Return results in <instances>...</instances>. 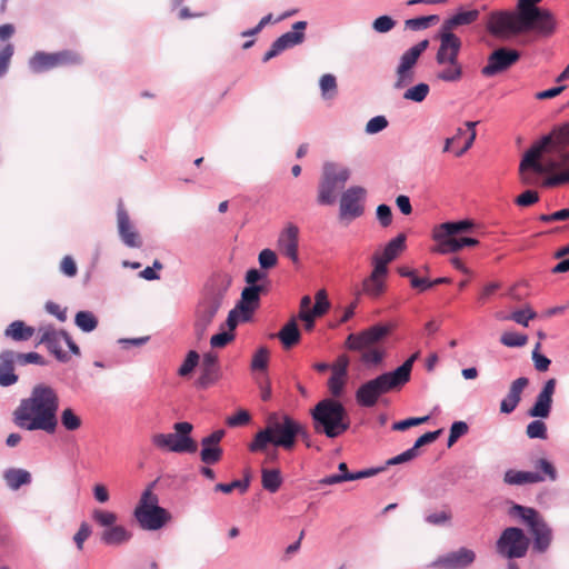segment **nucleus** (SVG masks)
<instances>
[{"label": "nucleus", "mask_w": 569, "mask_h": 569, "mask_svg": "<svg viewBox=\"0 0 569 569\" xmlns=\"http://www.w3.org/2000/svg\"><path fill=\"white\" fill-rule=\"evenodd\" d=\"M59 403L58 392L51 386L38 383L31 389L29 397L20 400L12 413V420L22 430H41L53 435L58 428Z\"/></svg>", "instance_id": "obj_1"}, {"label": "nucleus", "mask_w": 569, "mask_h": 569, "mask_svg": "<svg viewBox=\"0 0 569 569\" xmlns=\"http://www.w3.org/2000/svg\"><path fill=\"white\" fill-rule=\"evenodd\" d=\"M552 143V136L545 134L525 152L519 164V171L522 176L521 181L523 183H533V180L526 174L528 170L537 174H547L557 171L545 179L543 186L548 188L569 183V151L565 148H558L553 158H549L545 162L540 161L543 152H546Z\"/></svg>", "instance_id": "obj_2"}, {"label": "nucleus", "mask_w": 569, "mask_h": 569, "mask_svg": "<svg viewBox=\"0 0 569 569\" xmlns=\"http://www.w3.org/2000/svg\"><path fill=\"white\" fill-rule=\"evenodd\" d=\"M300 422L291 416L272 412L268 416L266 427L259 430L249 443L251 452H262L269 445L284 450H292L296 446Z\"/></svg>", "instance_id": "obj_3"}, {"label": "nucleus", "mask_w": 569, "mask_h": 569, "mask_svg": "<svg viewBox=\"0 0 569 569\" xmlns=\"http://www.w3.org/2000/svg\"><path fill=\"white\" fill-rule=\"evenodd\" d=\"M417 357L418 355L415 353L396 369L383 372L360 385L356 391L357 403L360 407L371 408L377 403L380 396L406 385L410 380L412 366Z\"/></svg>", "instance_id": "obj_4"}, {"label": "nucleus", "mask_w": 569, "mask_h": 569, "mask_svg": "<svg viewBox=\"0 0 569 569\" xmlns=\"http://www.w3.org/2000/svg\"><path fill=\"white\" fill-rule=\"evenodd\" d=\"M313 430L318 435H325L335 439L343 435L350 428V417L346 407L337 399L325 398L311 410Z\"/></svg>", "instance_id": "obj_5"}, {"label": "nucleus", "mask_w": 569, "mask_h": 569, "mask_svg": "<svg viewBox=\"0 0 569 569\" xmlns=\"http://www.w3.org/2000/svg\"><path fill=\"white\" fill-rule=\"evenodd\" d=\"M510 517L519 519L527 526L532 537V550L537 553H545L553 540V531L543 516L535 508L512 503L508 510Z\"/></svg>", "instance_id": "obj_6"}, {"label": "nucleus", "mask_w": 569, "mask_h": 569, "mask_svg": "<svg viewBox=\"0 0 569 569\" xmlns=\"http://www.w3.org/2000/svg\"><path fill=\"white\" fill-rule=\"evenodd\" d=\"M231 283L232 277L229 272L213 271L203 286L196 312L213 321L223 305Z\"/></svg>", "instance_id": "obj_7"}, {"label": "nucleus", "mask_w": 569, "mask_h": 569, "mask_svg": "<svg viewBox=\"0 0 569 569\" xmlns=\"http://www.w3.org/2000/svg\"><path fill=\"white\" fill-rule=\"evenodd\" d=\"M462 42L457 34H445L436 53V63L442 67L436 77L443 82H458L461 80L463 70L458 58Z\"/></svg>", "instance_id": "obj_8"}, {"label": "nucleus", "mask_w": 569, "mask_h": 569, "mask_svg": "<svg viewBox=\"0 0 569 569\" xmlns=\"http://www.w3.org/2000/svg\"><path fill=\"white\" fill-rule=\"evenodd\" d=\"M351 171L348 167L327 161L322 166V173L318 186L317 201L321 206H331L336 202L340 190L350 179Z\"/></svg>", "instance_id": "obj_9"}, {"label": "nucleus", "mask_w": 569, "mask_h": 569, "mask_svg": "<svg viewBox=\"0 0 569 569\" xmlns=\"http://www.w3.org/2000/svg\"><path fill=\"white\" fill-rule=\"evenodd\" d=\"M173 430V433H156L151 439L152 445L176 453H194L198 450V445L191 437L192 423L188 421L176 422Z\"/></svg>", "instance_id": "obj_10"}, {"label": "nucleus", "mask_w": 569, "mask_h": 569, "mask_svg": "<svg viewBox=\"0 0 569 569\" xmlns=\"http://www.w3.org/2000/svg\"><path fill=\"white\" fill-rule=\"evenodd\" d=\"M486 28L496 38L507 39L527 31H533L530 26L523 22L520 13L512 11H492L488 16Z\"/></svg>", "instance_id": "obj_11"}, {"label": "nucleus", "mask_w": 569, "mask_h": 569, "mask_svg": "<svg viewBox=\"0 0 569 569\" xmlns=\"http://www.w3.org/2000/svg\"><path fill=\"white\" fill-rule=\"evenodd\" d=\"M542 0H518L517 9L523 22L543 37H549L556 29L552 13L547 9L537 7Z\"/></svg>", "instance_id": "obj_12"}, {"label": "nucleus", "mask_w": 569, "mask_h": 569, "mask_svg": "<svg viewBox=\"0 0 569 569\" xmlns=\"http://www.w3.org/2000/svg\"><path fill=\"white\" fill-rule=\"evenodd\" d=\"M80 63V56L71 50H62L51 53L44 51H37L29 59L28 68L32 73L40 74L58 67Z\"/></svg>", "instance_id": "obj_13"}, {"label": "nucleus", "mask_w": 569, "mask_h": 569, "mask_svg": "<svg viewBox=\"0 0 569 569\" xmlns=\"http://www.w3.org/2000/svg\"><path fill=\"white\" fill-rule=\"evenodd\" d=\"M529 546L530 539L519 527L506 528L496 542L498 553L507 559L523 558Z\"/></svg>", "instance_id": "obj_14"}, {"label": "nucleus", "mask_w": 569, "mask_h": 569, "mask_svg": "<svg viewBox=\"0 0 569 569\" xmlns=\"http://www.w3.org/2000/svg\"><path fill=\"white\" fill-rule=\"evenodd\" d=\"M392 327L387 323H377L357 333H350L345 346L351 351H361L372 348L391 332Z\"/></svg>", "instance_id": "obj_15"}, {"label": "nucleus", "mask_w": 569, "mask_h": 569, "mask_svg": "<svg viewBox=\"0 0 569 569\" xmlns=\"http://www.w3.org/2000/svg\"><path fill=\"white\" fill-rule=\"evenodd\" d=\"M367 191L363 187L352 186L341 193L339 206L340 220L351 221L361 217L365 212Z\"/></svg>", "instance_id": "obj_16"}, {"label": "nucleus", "mask_w": 569, "mask_h": 569, "mask_svg": "<svg viewBox=\"0 0 569 569\" xmlns=\"http://www.w3.org/2000/svg\"><path fill=\"white\" fill-rule=\"evenodd\" d=\"M520 57V52L516 49L499 47L488 56L487 64L481 69V74L489 78L502 73L512 67Z\"/></svg>", "instance_id": "obj_17"}, {"label": "nucleus", "mask_w": 569, "mask_h": 569, "mask_svg": "<svg viewBox=\"0 0 569 569\" xmlns=\"http://www.w3.org/2000/svg\"><path fill=\"white\" fill-rule=\"evenodd\" d=\"M222 378L219 356L209 351L203 353L200 375L194 385L198 389L206 390L216 385Z\"/></svg>", "instance_id": "obj_18"}, {"label": "nucleus", "mask_w": 569, "mask_h": 569, "mask_svg": "<svg viewBox=\"0 0 569 569\" xmlns=\"http://www.w3.org/2000/svg\"><path fill=\"white\" fill-rule=\"evenodd\" d=\"M133 516L139 526L144 530H159L170 519V513L162 507L134 508Z\"/></svg>", "instance_id": "obj_19"}, {"label": "nucleus", "mask_w": 569, "mask_h": 569, "mask_svg": "<svg viewBox=\"0 0 569 569\" xmlns=\"http://www.w3.org/2000/svg\"><path fill=\"white\" fill-rule=\"evenodd\" d=\"M475 560L476 552L466 547H461L458 550L438 557L430 566L442 569H465L473 563Z\"/></svg>", "instance_id": "obj_20"}, {"label": "nucleus", "mask_w": 569, "mask_h": 569, "mask_svg": "<svg viewBox=\"0 0 569 569\" xmlns=\"http://www.w3.org/2000/svg\"><path fill=\"white\" fill-rule=\"evenodd\" d=\"M299 228L293 223H288L279 233L277 247L280 253L292 261L299 263Z\"/></svg>", "instance_id": "obj_21"}, {"label": "nucleus", "mask_w": 569, "mask_h": 569, "mask_svg": "<svg viewBox=\"0 0 569 569\" xmlns=\"http://www.w3.org/2000/svg\"><path fill=\"white\" fill-rule=\"evenodd\" d=\"M557 380L555 378L548 379L532 405L528 410V415L532 418H548L552 406V396L556 390Z\"/></svg>", "instance_id": "obj_22"}, {"label": "nucleus", "mask_w": 569, "mask_h": 569, "mask_svg": "<svg viewBox=\"0 0 569 569\" xmlns=\"http://www.w3.org/2000/svg\"><path fill=\"white\" fill-rule=\"evenodd\" d=\"M266 290L264 286H246L242 289L240 300L236 305L241 311L242 322L251 320L253 312L259 307L260 295Z\"/></svg>", "instance_id": "obj_23"}, {"label": "nucleus", "mask_w": 569, "mask_h": 569, "mask_svg": "<svg viewBox=\"0 0 569 569\" xmlns=\"http://www.w3.org/2000/svg\"><path fill=\"white\" fill-rule=\"evenodd\" d=\"M117 221L119 237L123 244L128 248H140L142 242L140 240L139 233L131 224L129 214L122 202H119L117 208Z\"/></svg>", "instance_id": "obj_24"}, {"label": "nucleus", "mask_w": 569, "mask_h": 569, "mask_svg": "<svg viewBox=\"0 0 569 569\" xmlns=\"http://www.w3.org/2000/svg\"><path fill=\"white\" fill-rule=\"evenodd\" d=\"M19 365L18 352L4 349L0 352V386L10 387L18 382L19 377L14 373V366Z\"/></svg>", "instance_id": "obj_25"}, {"label": "nucleus", "mask_w": 569, "mask_h": 569, "mask_svg": "<svg viewBox=\"0 0 569 569\" xmlns=\"http://www.w3.org/2000/svg\"><path fill=\"white\" fill-rule=\"evenodd\" d=\"M63 331L56 330L52 327H48L43 330L39 343L46 345L47 349L56 357L60 362H68L70 357L62 350L61 342L63 341Z\"/></svg>", "instance_id": "obj_26"}, {"label": "nucleus", "mask_w": 569, "mask_h": 569, "mask_svg": "<svg viewBox=\"0 0 569 569\" xmlns=\"http://www.w3.org/2000/svg\"><path fill=\"white\" fill-rule=\"evenodd\" d=\"M479 18V11L477 9L465 11L460 9L450 18L446 19L439 30V41L442 42L445 39V34H455L452 32L453 28L459 26H468L475 22Z\"/></svg>", "instance_id": "obj_27"}, {"label": "nucleus", "mask_w": 569, "mask_h": 569, "mask_svg": "<svg viewBox=\"0 0 569 569\" xmlns=\"http://www.w3.org/2000/svg\"><path fill=\"white\" fill-rule=\"evenodd\" d=\"M473 227L470 220L447 221L433 229L432 238L439 243L447 239L456 238L457 234L469 231Z\"/></svg>", "instance_id": "obj_28"}, {"label": "nucleus", "mask_w": 569, "mask_h": 569, "mask_svg": "<svg viewBox=\"0 0 569 569\" xmlns=\"http://www.w3.org/2000/svg\"><path fill=\"white\" fill-rule=\"evenodd\" d=\"M307 21H297L292 24V30L281 34L274 40L281 52L286 49L293 48L301 44L305 39V30L307 29Z\"/></svg>", "instance_id": "obj_29"}, {"label": "nucleus", "mask_w": 569, "mask_h": 569, "mask_svg": "<svg viewBox=\"0 0 569 569\" xmlns=\"http://www.w3.org/2000/svg\"><path fill=\"white\" fill-rule=\"evenodd\" d=\"M429 40L425 39L406 50L399 58L396 69L415 70L421 54L427 50Z\"/></svg>", "instance_id": "obj_30"}, {"label": "nucleus", "mask_w": 569, "mask_h": 569, "mask_svg": "<svg viewBox=\"0 0 569 569\" xmlns=\"http://www.w3.org/2000/svg\"><path fill=\"white\" fill-rule=\"evenodd\" d=\"M2 478L7 487L17 491L23 486H29L32 482L31 473L22 468H8L3 471Z\"/></svg>", "instance_id": "obj_31"}, {"label": "nucleus", "mask_w": 569, "mask_h": 569, "mask_svg": "<svg viewBox=\"0 0 569 569\" xmlns=\"http://www.w3.org/2000/svg\"><path fill=\"white\" fill-rule=\"evenodd\" d=\"M132 532L124 526L114 525L109 529H104L101 533L100 540L106 546H121L130 541Z\"/></svg>", "instance_id": "obj_32"}, {"label": "nucleus", "mask_w": 569, "mask_h": 569, "mask_svg": "<svg viewBox=\"0 0 569 569\" xmlns=\"http://www.w3.org/2000/svg\"><path fill=\"white\" fill-rule=\"evenodd\" d=\"M546 477L537 471H518L509 469L505 472L503 481L508 485L521 486L545 481Z\"/></svg>", "instance_id": "obj_33"}, {"label": "nucleus", "mask_w": 569, "mask_h": 569, "mask_svg": "<svg viewBox=\"0 0 569 569\" xmlns=\"http://www.w3.org/2000/svg\"><path fill=\"white\" fill-rule=\"evenodd\" d=\"M34 331V328L28 326L24 321L14 320L6 328L3 335L16 342H24L32 338Z\"/></svg>", "instance_id": "obj_34"}, {"label": "nucleus", "mask_w": 569, "mask_h": 569, "mask_svg": "<svg viewBox=\"0 0 569 569\" xmlns=\"http://www.w3.org/2000/svg\"><path fill=\"white\" fill-rule=\"evenodd\" d=\"M278 339L281 341L286 349L296 346L300 339L301 333L297 323V318H291L277 333Z\"/></svg>", "instance_id": "obj_35"}, {"label": "nucleus", "mask_w": 569, "mask_h": 569, "mask_svg": "<svg viewBox=\"0 0 569 569\" xmlns=\"http://www.w3.org/2000/svg\"><path fill=\"white\" fill-rule=\"evenodd\" d=\"M479 243V240L471 237H461V238H452L447 239L446 241L439 242L435 249V251L447 254L451 252H457L465 247H475Z\"/></svg>", "instance_id": "obj_36"}, {"label": "nucleus", "mask_w": 569, "mask_h": 569, "mask_svg": "<svg viewBox=\"0 0 569 569\" xmlns=\"http://www.w3.org/2000/svg\"><path fill=\"white\" fill-rule=\"evenodd\" d=\"M386 288L387 286L385 279L369 274L363 279L361 291L357 292V297L359 298V296L363 293L371 299H378L385 293Z\"/></svg>", "instance_id": "obj_37"}, {"label": "nucleus", "mask_w": 569, "mask_h": 569, "mask_svg": "<svg viewBox=\"0 0 569 569\" xmlns=\"http://www.w3.org/2000/svg\"><path fill=\"white\" fill-rule=\"evenodd\" d=\"M261 483L263 489L274 493L282 485V476L279 469H262Z\"/></svg>", "instance_id": "obj_38"}, {"label": "nucleus", "mask_w": 569, "mask_h": 569, "mask_svg": "<svg viewBox=\"0 0 569 569\" xmlns=\"http://www.w3.org/2000/svg\"><path fill=\"white\" fill-rule=\"evenodd\" d=\"M430 92V86L427 82H419L411 87L408 86L402 98L408 101L421 103Z\"/></svg>", "instance_id": "obj_39"}, {"label": "nucleus", "mask_w": 569, "mask_h": 569, "mask_svg": "<svg viewBox=\"0 0 569 569\" xmlns=\"http://www.w3.org/2000/svg\"><path fill=\"white\" fill-rule=\"evenodd\" d=\"M98 318L91 311H78L74 317V325L83 332H92L98 327Z\"/></svg>", "instance_id": "obj_40"}, {"label": "nucleus", "mask_w": 569, "mask_h": 569, "mask_svg": "<svg viewBox=\"0 0 569 569\" xmlns=\"http://www.w3.org/2000/svg\"><path fill=\"white\" fill-rule=\"evenodd\" d=\"M200 355L196 350H189L183 359L181 366L178 368V376L181 378L189 377L198 367Z\"/></svg>", "instance_id": "obj_41"}, {"label": "nucleus", "mask_w": 569, "mask_h": 569, "mask_svg": "<svg viewBox=\"0 0 569 569\" xmlns=\"http://www.w3.org/2000/svg\"><path fill=\"white\" fill-rule=\"evenodd\" d=\"M60 422H61V426L67 431H76L82 425L81 418L76 413V411L72 408H64L61 411Z\"/></svg>", "instance_id": "obj_42"}, {"label": "nucleus", "mask_w": 569, "mask_h": 569, "mask_svg": "<svg viewBox=\"0 0 569 569\" xmlns=\"http://www.w3.org/2000/svg\"><path fill=\"white\" fill-rule=\"evenodd\" d=\"M438 20L439 17L437 14L411 18L405 21V28L412 31H420L428 29L432 22Z\"/></svg>", "instance_id": "obj_43"}, {"label": "nucleus", "mask_w": 569, "mask_h": 569, "mask_svg": "<svg viewBox=\"0 0 569 569\" xmlns=\"http://www.w3.org/2000/svg\"><path fill=\"white\" fill-rule=\"evenodd\" d=\"M92 519L100 527L109 529L116 525L118 517L112 511L96 509L92 512Z\"/></svg>", "instance_id": "obj_44"}, {"label": "nucleus", "mask_w": 569, "mask_h": 569, "mask_svg": "<svg viewBox=\"0 0 569 569\" xmlns=\"http://www.w3.org/2000/svg\"><path fill=\"white\" fill-rule=\"evenodd\" d=\"M321 96L323 99H331L337 93V80L331 73H326L319 81Z\"/></svg>", "instance_id": "obj_45"}, {"label": "nucleus", "mask_w": 569, "mask_h": 569, "mask_svg": "<svg viewBox=\"0 0 569 569\" xmlns=\"http://www.w3.org/2000/svg\"><path fill=\"white\" fill-rule=\"evenodd\" d=\"M157 480L152 481L148 485V487L143 490L139 503L136 508H152L160 507L159 506V499L156 493H153V488L156 487Z\"/></svg>", "instance_id": "obj_46"}, {"label": "nucleus", "mask_w": 569, "mask_h": 569, "mask_svg": "<svg viewBox=\"0 0 569 569\" xmlns=\"http://www.w3.org/2000/svg\"><path fill=\"white\" fill-rule=\"evenodd\" d=\"M269 350L267 347H260L253 355L251 360V370L264 371L268 368Z\"/></svg>", "instance_id": "obj_47"}, {"label": "nucleus", "mask_w": 569, "mask_h": 569, "mask_svg": "<svg viewBox=\"0 0 569 569\" xmlns=\"http://www.w3.org/2000/svg\"><path fill=\"white\" fill-rule=\"evenodd\" d=\"M415 70L396 69V79L393 82V89L402 90L415 81Z\"/></svg>", "instance_id": "obj_48"}, {"label": "nucleus", "mask_w": 569, "mask_h": 569, "mask_svg": "<svg viewBox=\"0 0 569 569\" xmlns=\"http://www.w3.org/2000/svg\"><path fill=\"white\" fill-rule=\"evenodd\" d=\"M528 337L526 335L507 331L500 337V342L510 348H519L527 343Z\"/></svg>", "instance_id": "obj_49"}, {"label": "nucleus", "mask_w": 569, "mask_h": 569, "mask_svg": "<svg viewBox=\"0 0 569 569\" xmlns=\"http://www.w3.org/2000/svg\"><path fill=\"white\" fill-rule=\"evenodd\" d=\"M249 478L246 479H236L229 483H217L214 487L216 491H221L223 493H230L234 489H239L241 493L246 492L249 488Z\"/></svg>", "instance_id": "obj_50"}, {"label": "nucleus", "mask_w": 569, "mask_h": 569, "mask_svg": "<svg viewBox=\"0 0 569 569\" xmlns=\"http://www.w3.org/2000/svg\"><path fill=\"white\" fill-rule=\"evenodd\" d=\"M362 353H361V357H360V360L366 365V366H378L382 362L383 360V357H385V352L378 348H368V349H365V350H361Z\"/></svg>", "instance_id": "obj_51"}, {"label": "nucleus", "mask_w": 569, "mask_h": 569, "mask_svg": "<svg viewBox=\"0 0 569 569\" xmlns=\"http://www.w3.org/2000/svg\"><path fill=\"white\" fill-rule=\"evenodd\" d=\"M537 313L530 309H518L513 311L511 315L505 317L506 320H512L518 325H521L523 327H528L529 320L536 318Z\"/></svg>", "instance_id": "obj_52"}, {"label": "nucleus", "mask_w": 569, "mask_h": 569, "mask_svg": "<svg viewBox=\"0 0 569 569\" xmlns=\"http://www.w3.org/2000/svg\"><path fill=\"white\" fill-rule=\"evenodd\" d=\"M469 430V427L467 425V422L465 421H455L452 422V425L450 426V430H449V437H448V441H447V446L448 447H451L453 446L459 438H461L462 436H465Z\"/></svg>", "instance_id": "obj_53"}, {"label": "nucleus", "mask_w": 569, "mask_h": 569, "mask_svg": "<svg viewBox=\"0 0 569 569\" xmlns=\"http://www.w3.org/2000/svg\"><path fill=\"white\" fill-rule=\"evenodd\" d=\"M526 433L530 439L545 440L548 437L547 426L543 421H541L539 419L533 420L527 426Z\"/></svg>", "instance_id": "obj_54"}, {"label": "nucleus", "mask_w": 569, "mask_h": 569, "mask_svg": "<svg viewBox=\"0 0 569 569\" xmlns=\"http://www.w3.org/2000/svg\"><path fill=\"white\" fill-rule=\"evenodd\" d=\"M223 450L220 446L214 448H201L200 459L204 465H214L222 458Z\"/></svg>", "instance_id": "obj_55"}, {"label": "nucleus", "mask_w": 569, "mask_h": 569, "mask_svg": "<svg viewBox=\"0 0 569 569\" xmlns=\"http://www.w3.org/2000/svg\"><path fill=\"white\" fill-rule=\"evenodd\" d=\"M315 305L313 307L311 308V311L313 315L318 316V317H321L323 316L330 308V302L327 298V293L325 290H319L317 293H316V297H315Z\"/></svg>", "instance_id": "obj_56"}, {"label": "nucleus", "mask_w": 569, "mask_h": 569, "mask_svg": "<svg viewBox=\"0 0 569 569\" xmlns=\"http://www.w3.org/2000/svg\"><path fill=\"white\" fill-rule=\"evenodd\" d=\"M540 347V342H537L535 349L532 350L531 358L533 361L535 369L539 372H545L549 369L551 360L539 352Z\"/></svg>", "instance_id": "obj_57"}, {"label": "nucleus", "mask_w": 569, "mask_h": 569, "mask_svg": "<svg viewBox=\"0 0 569 569\" xmlns=\"http://www.w3.org/2000/svg\"><path fill=\"white\" fill-rule=\"evenodd\" d=\"M396 20L387 14L376 18L372 22V29L378 33H387L396 26Z\"/></svg>", "instance_id": "obj_58"}, {"label": "nucleus", "mask_w": 569, "mask_h": 569, "mask_svg": "<svg viewBox=\"0 0 569 569\" xmlns=\"http://www.w3.org/2000/svg\"><path fill=\"white\" fill-rule=\"evenodd\" d=\"M13 53L14 47L12 43H7L0 51V78L7 74Z\"/></svg>", "instance_id": "obj_59"}, {"label": "nucleus", "mask_w": 569, "mask_h": 569, "mask_svg": "<svg viewBox=\"0 0 569 569\" xmlns=\"http://www.w3.org/2000/svg\"><path fill=\"white\" fill-rule=\"evenodd\" d=\"M429 419H430L429 416H425V417H411V418H407V419H403L400 421H396L392 425V430L405 431L411 427L422 425V423L427 422Z\"/></svg>", "instance_id": "obj_60"}, {"label": "nucleus", "mask_w": 569, "mask_h": 569, "mask_svg": "<svg viewBox=\"0 0 569 569\" xmlns=\"http://www.w3.org/2000/svg\"><path fill=\"white\" fill-rule=\"evenodd\" d=\"M236 338L234 332L228 331V330H221L220 332L213 335L210 338V346L212 348H223L231 341H233Z\"/></svg>", "instance_id": "obj_61"}, {"label": "nucleus", "mask_w": 569, "mask_h": 569, "mask_svg": "<svg viewBox=\"0 0 569 569\" xmlns=\"http://www.w3.org/2000/svg\"><path fill=\"white\" fill-rule=\"evenodd\" d=\"M258 261L261 269L268 270L277 264L278 258L273 250L263 249L259 252Z\"/></svg>", "instance_id": "obj_62"}, {"label": "nucleus", "mask_w": 569, "mask_h": 569, "mask_svg": "<svg viewBox=\"0 0 569 569\" xmlns=\"http://www.w3.org/2000/svg\"><path fill=\"white\" fill-rule=\"evenodd\" d=\"M389 122L385 116H376L371 118L366 124V133L376 134L381 132L388 127Z\"/></svg>", "instance_id": "obj_63"}, {"label": "nucleus", "mask_w": 569, "mask_h": 569, "mask_svg": "<svg viewBox=\"0 0 569 569\" xmlns=\"http://www.w3.org/2000/svg\"><path fill=\"white\" fill-rule=\"evenodd\" d=\"M346 376L332 372L328 380V388L333 397L341 396L345 387Z\"/></svg>", "instance_id": "obj_64"}]
</instances>
